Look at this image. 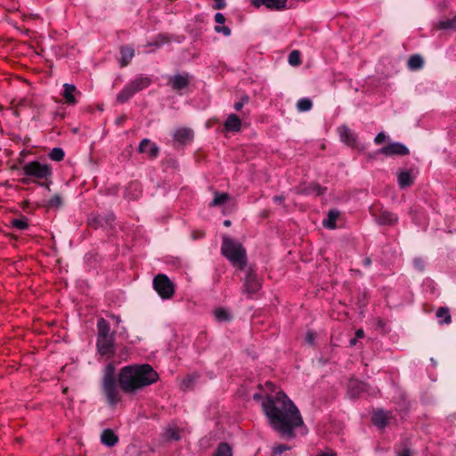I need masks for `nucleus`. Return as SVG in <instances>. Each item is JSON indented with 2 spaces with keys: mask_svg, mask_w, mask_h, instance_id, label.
I'll use <instances>...</instances> for the list:
<instances>
[{
  "mask_svg": "<svg viewBox=\"0 0 456 456\" xmlns=\"http://www.w3.org/2000/svg\"><path fill=\"white\" fill-rule=\"evenodd\" d=\"M262 406L270 425L282 436L294 437V430L304 425L299 410L282 391L266 396Z\"/></svg>",
  "mask_w": 456,
  "mask_h": 456,
  "instance_id": "f257e3e1",
  "label": "nucleus"
},
{
  "mask_svg": "<svg viewBox=\"0 0 456 456\" xmlns=\"http://www.w3.org/2000/svg\"><path fill=\"white\" fill-rule=\"evenodd\" d=\"M158 380V372L148 363L125 366L118 375V387L126 394H134Z\"/></svg>",
  "mask_w": 456,
  "mask_h": 456,
  "instance_id": "f03ea898",
  "label": "nucleus"
},
{
  "mask_svg": "<svg viewBox=\"0 0 456 456\" xmlns=\"http://www.w3.org/2000/svg\"><path fill=\"white\" fill-rule=\"evenodd\" d=\"M22 171L34 183L49 189L53 176V168L49 164L33 160L26 163L22 167Z\"/></svg>",
  "mask_w": 456,
  "mask_h": 456,
  "instance_id": "7ed1b4c3",
  "label": "nucleus"
},
{
  "mask_svg": "<svg viewBox=\"0 0 456 456\" xmlns=\"http://www.w3.org/2000/svg\"><path fill=\"white\" fill-rule=\"evenodd\" d=\"M221 252L233 266L240 270L245 268L247 264L246 250L240 243L224 236Z\"/></svg>",
  "mask_w": 456,
  "mask_h": 456,
  "instance_id": "20e7f679",
  "label": "nucleus"
},
{
  "mask_svg": "<svg viewBox=\"0 0 456 456\" xmlns=\"http://www.w3.org/2000/svg\"><path fill=\"white\" fill-rule=\"evenodd\" d=\"M152 83L151 77L140 75L131 80L117 95V102L125 103L130 100L137 92L149 87Z\"/></svg>",
  "mask_w": 456,
  "mask_h": 456,
  "instance_id": "39448f33",
  "label": "nucleus"
},
{
  "mask_svg": "<svg viewBox=\"0 0 456 456\" xmlns=\"http://www.w3.org/2000/svg\"><path fill=\"white\" fill-rule=\"evenodd\" d=\"M102 387L104 395L110 406L114 407L122 401L121 388L118 387L111 373L104 376Z\"/></svg>",
  "mask_w": 456,
  "mask_h": 456,
  "instance_id": "423d86ee",
  "label": "nucleus"
},
{
  "mask_svg": "<svg viewBox=\"0 0 456 456\" xmlns=\"http://www.w3.org/2000/svg\"><path fill=\"white\" fill-rule=\"evenodd\" d=\"M153 287L163 299H169L175 294V285L166 274L156 275L153 280Z\"/></svg>",
  "mask_w": 456,
  "mask_h": 456,
  "instance_id": "0eeeda50",
  "label": "nucleus"
},
{
  "mask_svg": "<svg viewBox=\"0 0 456 456\" xmlns=\"http://www.w3.org/2000/svg\"><path fill=\"white\" fill-rule=\"evenodd\" d=\"M370 213L375 217L376 221L381 225H394L398 222L396 214L383 209L379 205H373L370 208Z\"/></svg>",
  "mask_w": 456,
  "mask_h": 456,
  "instance_id": "6e6552de",
  "label": "nucleus"
},
{
  "mask_svg": "<svg viewBox=\"0 0 456 456\" xmlns=\"http://www.w3.org/2000/svg\"><path fill=\"white\" fill-rule=\"evenodd\" d=\"M96 346L101 355L112 357L115 353L114 337H97Z\"/></svg>",
  "mask_w": 456,
  "mask_h": 456,
  "instance_id": "1a4fd4ad",
  "label": "nucleus"
},
{
  "mask_svg": "<svg viewBox=\"0 0 456 456\" xmlns=\"http://www.w3.org/2000/svg\"><path fill=\"white\" fill-rule=\"evenodd\" d=\"M191 80V77L188 73L176 74L168 77L167 85L173 90L180 92L190 85Z\"/></svg>",
  "mask_w": 456,
  "mask_h": 456,
  "instance_id": "9d476101",
  "label": "nucleus"
},
{
  "mask_svg": "<svg viewBox=\"0 0 456 456\" xmlns=\"http://www.w3.org/2000/svg\"><path fill=\"white\" fill-rule=\"evenodd\" d=\"M62 87L63 90L61 94L63 97L64 103L70 106L76 105L78 102L77 97L81 96V92L73 84L66 83Z\"/></svg>",
  "mask_w": 456,
  "mask_h": 456,
  "instance_id": "9b49d317",
  "label": "nucleus"
},
{
  "mask_svg": "<svg viewBox=\"0 0 456 456\" xmlns=\"http://www.w3.org/2000/svg\"><path fill=\"white\" fill-rule=\"evenodd\" d=\"M379 152L385 156H406L409 155L408 148L400 142H392L381 148Z\"/></svg>",
  "mask_w": 456,
  "mask_h": 456,
  "instance_id": "f8f14e48",
  "label": "nucleus"
},
{
  "mask_svg": "<svg viewBox=\"0 0 456 456\" xmlns=\"http://www.w3.org/2000/svg\"><path fill=\"white\" fill-rule=\"evenodd\" d=\"M241 120L236 114H230L224 123L223 132L238 133L241 129Z\"/></svg>",
  "mask_w": 456,
  "mask_h": 456,
  "instance_id": "ddd939ff",
  "label": "nucleus"
},
{
  "mask_svg": "<svg viewBox=\"0 0 456 456\" xmlns=\"http://www.w3.org/2000/svg\"><path fill=\"white\" fill-rule=\"evenodd\" d=\"M138 151L140 153L147 154L151 159H155L159 154L158 146L149 139H142L141 141Z\"/></svg>",
  "mask_w": 456,
  "mask_h": 456,
  "instance_id": "4468645a",
  "label": "nucleus"
},
{
  "mask_svg": "<svg viewBox=\"0 0 456 456\" xmlns=\"http://www.w3.org/2000/svg\"><path fill=\"white\" fill-rule=\"evenodd\" d=\"M251 4L256 8L265 5L269 9L281 10L286 7L287 0H251Z\"/></svg>",
  "mask_w": 456,
  "mask_h": 456,
  "instance_id": "2eb2a0df",
  "label": "nucleus"
},
{
  "mask_svg": "<svg viewBox=\"0 0 456 456\" xmlns=\"http://www.w3.org/2000/svg\"><path fill=\"white\" fill-rule=\"evenodd\" d=\"M340 139L343 142L348 146L354 148L357 145L356 135L346 126H341L338 128Z\"/></svg>",
  "mask_w": 456,
  "mask_h": 456,
  "instance_id": "dca6fc26",
  "label": "nucleus"
},
{
  "mask_svg": "<svg viewBox=\"0 0 456 456\" xmlns=\"http://www.w3.org/2000/svg\"><path fill=\"white\" fill-rule=\"evenodd\" d=\"M193 131L186 127H181L177 129L174 134L175 140L182 144L191 142L193 139Z\"/></svg>",
  "mask_w": 456,
  "mask_h": 456,
  "instance_id": "f3484780",
  "label": "nucleus"
},
{
  "mask_svg": "<svg viewBox=\"0 0 456 456\" xmlns=\"http://www.w3.org/2000/svg\"><path fill=\"white\" fill-rule=\"evenodd\" d=\"M101 442L107 446H114L118 442V436L110 428H106L101 435Z\"/></svg>",
  "mask_w": 456,
  "mask_h": 456,
  "instance_id": "a211bd4d",
  "label": "nucleus"
},
{
  "mask_svg": "<svg viewBox=\"0 0 456 456\" xmlns=\"http://www.w3.org/2000/svg\"><path fill=\"white\" fill-rule=\"evenodd\" d=\"M120 66L126 67L132 61L134 56V50L130 45H123L120 47Z\"/></svg>",
  "mask_w": 456,
  "mask_h": 456,
  "instance_id": "6ab92c4d",
  "label": "nucleus"
},
{
  "mask_svg": "<svg viewBox=\"0 0 456 456\" xmlns=\"http://www.w3.org/2000/svg\"><path fill=\"white\" fill-rule=\"evenodd\" d=\"M244 288L245 291L248 294H255L260 289L261 284L255 276L248 274L246 278Z\"/></svg>",
  "mask_w": 456,
  "mask_h": 456,
  "instance_id": "aec40b11",
  "label": "nucleus"
},
{
  "mask_svg": "<svg viewBox=\"0 0 456 456\" xmlns=\"http://www.w3.org/2000/svg\"><path fill=\"white\" fill-rule=\"evenodd\" d=\"M389 420V414L382 410H378L373 413L372 422L379 428H384Z\"/></svg>",
  "mask_w": 456,
  "mask_h": 456,
  "instance_id": "412c9836",
  "label": "nucleus"
},
{
  "mask_svg": "<svg viewBox=\"0 0 456 456\" xmlns=\"http://www.w3.org/2000/svg\"><path fill=\"white\" fill-rule=\"evenodd\" d=\"M97 330L98 334L97 337H111L112 335L110 333V326L109 322L104 318H99L97 321Z\"/></svg>",
  "mask_w": 456,
  "mask_h": 456,
  "instance_id": "4be33fe9",
  "label": "nucleus"
},
{
  "mask_svg": "<svg viewBox=\"0 0 456 456\" xmlns=\"http://www.w3.org/2000/svg\"><path fill=\"white\" fill-rule=\"evenodd\" d=\"M365 389V384L356 380L353 379L350 380L348 385V390L351 396L355 397L358 396L362 391Z\"/></svg>",
  "mask_w": 456,
  "mask_h": 456,
  "instance_id": "5701e85b",
  "label": "nucleus"
},
{
  "mask_svg": "<svg viewBox=\"0 0 456 456\" xmlns=\"http://www.w3.org/2000/svg\"><path fill=\"white\" fill-rule=\"evenodd\" d=\"M436 315L441 324H449L452 322L450 310L447 307H439Z\"/></svg>",
  "mask_w": 456,
  "mask_h": 456,
  "instance_id": "b1692460",
  "label": "nucleus"
},
{
  "mask_svg": "<svg viewBox=\"0 0 456 456\" xmlns=\"http://www.w3.org/2000/svg\"><path fill=\"white\" fill-rule=\"evenodd\" d=\"M398 183L401 188L411 186L413 183V179L409 171L401 172L398 175Z\"/></svg>",
  "mask_w": 456,
  "mask_h": 456,
  "instance_id": "393cba45",
  "label": "nucleus"
},
{
  "mask_svg": "<svg viewBox=\"0 0 456 456\" xmlns=\"http://www.w3.org/2000/svg\"><path fill=\"white\" fill-rule=\"evenodd\" d=\"M339 216V212L337 210H330L328 213V219L323 221V225L329 229H335L337 227L336 221Z\"/></svg>",
  "mask_w": 456,
  "mask_h": 456,
  "instance_id": "a878e982",
  "label": "nucleus"
},
{
  "mask_svg": "<svg viewBox=\"0 0 456 456\" xmlns=\"http://www.w3.org/2000/svg\"><path fill=\"white\" fill-rule=\"evenodd\" d=\"M436 27L440 29H452L456 31V14L450 19L440 20Z\"/></svg>",
  "mask_w": 456,
  "mask_h": 456,
  "instance_id": "bb28decb",
  "label": "nucleus"
},
{
  "mask_svg": "<svg viewBox=\"0 0 456 456\" xmlns=\"http://www.w3.org/2000/svg\"><path fill=\"white\" fill-rule=\"evenodd\" d=\"M213 456H232V447L227 443H221Z\"/></svg>",
  "mask_w": 456,
  "mask_h": 456,
  "instance_id": "cd10ccee",
  "label": "nucleus"
},
{
  "mask_svg": "<svg viewBox=\"0 0 456 456\" xmlns=\"http://www.w3.org/2000/svg\"><path fill=\"white\" fill-rule=\"evenodd\" d=\"M62 205V199L60 195H53L49 200L46 201L45 207L49 209L59 208Z\"/></svg>",
  "mask_w": 456,
  "mask_h": 456,
  "instance_id": "c85d7f7f",
  "label": "nucleus"
},
{
  "mask_svg": "<svg viewBox=\"0 0 456 456\" xmlns=\"http://www.w3.org/2000/svg\"><path fill=\"white\" fill-rule=\"evenodd\" d=\"M229 194L226 192L223 193H215V197L213 199V201L210 203L211 207L220 206L225 203L229 200Z\"/></svg>",
  "mask_w": 456,
  "mask_h": 456,
  "instance_id": "c756f323",
  "label": "nucleus"
},
{
  "mask_svg": "<svg viewBox=\"0 0 456 456\" xmlns=\"http://www.w3.org/2000/svg\"><path fill=\"white\" fill-rule=\"evenodd\" d=\"M408 65L412 69H418L422 67L423 60L419 55H412L408 61Z\"/></svg>",
  "mask_w": 456,
  "mask_h": 456,
  "instance_id": "7c9ffc66",
  "label": "nucleus"
},
{
  "mask_svg": "<svg viewBox=\"0 0 456 456\" xmlns=\"http://www.w3.org/2000/svg\"><path fill=\"white\" fill-rule=\"evenodd\" d=\"M64 156L65 153L61 148H53L49 153L50 159L54 161H61Z\"/></svg>",
  "mask_w": 456,
  "mask_h": 456,
  "instance_id": "2f4dec72",
  "label": "nucleus"
},
{
  "mask_svg": "<svg viewBox=\"0 0 456 456\" xmlns=\"http://www.w3.org/2000/svg\"><path fill=\"white\" fill-rule=\"evenodd\" d=\"M312 106L313 103L308 98H302L297 103V107L299 111H307L312 108Z\"/></svg>",
  "mask_w": 456,
  "mask_h": 456,
  "instance_id": "473e14b6",
  "label": "nucleus"
},
{
  "mask_svg": "<svg viewBox=\"0 0 456 456\" xmlns=\"http://www.w3.org/2000/svg\"><path fill=\"white\" fill-rule=\"evenodd\" d=\"M300 52L297 50L292 51L289 55V63L292 66H298L301 63Z\"/></svg>",
  "mask_w": 456,
  "mask_h": 456,
  "instance_id": "72a5a7b5",
  "label": "nucleus"
},
{
  "mask_svg": "<svg viewBox=\"0 0 456 456\" xmlns=\"http://www.w3.org/2000/svg\"><path fill=\"white\" fill-rule=\"evenodd\" d=\"M12 225L19 230H25L28 227V224L25 218L23 219H13L12 221Z\"/></svg>",
  "mask_w": 456,
  "mask_h": 456,
  "instance_id": "f704fd0d",
  "label": "nucleus"
},
{
  "mask_svg": "<svg viewBox=\"0 0 456 456\" xmlns=\"http://www.w3.org/2000/svg\"><path fill=\"white\" fill-rule=\"evenodd\" d=\"M215 316L218 321H224L228 318L227 312L223 308H218L215 311Z\"/></svg>",
  "mask_w": 456,
  "mask_h": 456,
  "instance_id": "c9c22d12",
  "label": "nucleus"
},
{
  "mask_svg": "<svg viewBox=\"0 0 456 456\" xmlns=\"http://www.w3.org/2000/svg\"><path fill=\"white\" fill-rule=\"evenodd\" d=\"M215 30L217 33H223L224 36H230L231 35V29L226 26H216Z\"/></svg>",
  "mask_w": 456,
  "mask_h": 456,
  "instance_id": "e433bc0d",
  "label": "nucleus"
},
{
  "mask_svg": "<svg viewBox=\"0 0 456 456\" xmlns=\"http://www.w3.org/2000/svg\"><path fill=\"white\" fill-rule=\"evenodd\" d=\"M248 102V96L243 97V98L241 99V101L237 102H235V103H234V106H233V107H234V110H235L236 111H240V110H241V109L243 108L244 104H245L246 102Z\"/></svg>",
  "mask_w": 456,
  "mask_h": 456,
  "instance_id": "4c0bfd02",
  "label": "nucleus"
},
{
  "mask_svg": "<svg viewBox=\"0 0 456 456\" xmlns=\"http://www.w3.org/2000/svg\"><path fill=\"white\" fill-rule=\"evenodd\" d=\"M289 450V447L287 446V445H284V444H279L275 447H273V453L274 454H281L283 453L284 452Z\"/></svg>",
  "mask_w": 456,
  "mask_h": 456,
  "instance_id": "58836bf2",
  "label": "nucleus"
},
{
  "mask_svg": "<svg viewBox=\"0 0 456 456\" xmlns=\"http://www.w3.org/2000/svg\"><path fill=\"white\" fill-rule=\"evenodd\" d=\"M214 2H215V4H214L213 8L215 10H222L226 5L225 0H214Z\"/></svg>",
  "mask_w": 456,
  "mask_h": 456,
  "instance_id": "ea45409f",
  "label": "nucleus"
},
{
  "mask_svg": "<svg viewBox=\"0 0 456 456\" xmlns=\"http://www.w3.org/2000/svg\"><path fill=\"white\" fill-rule=\"evenodd\" d=\"M305 340L307 343H309L310 345H313L314 343V340H315V334L314 331H308L305 335Z\"/></svg>",
  "mask_w": 456,
  "mask_h": 456,
  "instance_id": "a19ab883",
  "label": "nucleus"
},
{
  "mask_svg": "<svg viewBox=\"0 0 456 456\" xmlns=\"http://www.w3.org/2000/svg\"><path fill=\"white\" fill-rule=\"evenodd\" d=\"M386 139V134L384 133H379L375 139H374V142L377 144V145H379L381 144Z\"/></svg>",
  "mask_w": 456,
  "mask_h": 456,
  "instance_id": "79ce46f5",
  "label": "nucleus"
},
{
  "mask_svg": "<svg viewBox=\"0 0 456 456\" xmlns=\"http://www.w3.org/2000/svg\"><path fill=\"white\" fill-rule=\"evenodd\" d=\"M215 21L218 24H224L225 22V17L223 13L217 12L215 15Z\"/></svg>",
  "mask_w": 456,
  "mask_h": 456,
  "instance_id": "37998d69",
  "label": "nucleus"
},
{
  "mask_svg": "<svg viewBox=\"0 0 456 456\" xmlns=\"http://www.w3.org/2000/svg\"><path fill=\"white\" fill-rule=\"evenodd\" d=\"M204 236V232L200 231H196L192 232L193 239L202 238Z\"/></svg>",
  "mask_w": 456,
  "mask_h": 456,
  "instance_id": "c03bdc74",
  "label": "nucleus"
},
{
  "mask_svg": "<svg viewBox=\"0 0 456 456\" xmlns=\"http://www.w3.org/2000/svg\"><path fill=\"white\" fill-rule=\"evenodd\" d=\"M318 456H337V454L332 451H329V452H322Z\"/></svg>",
  "mask_w": 456,
  "mask_h": 456,
  "instance_id": "a18cd8bd",
  "label": "nucleus"
},
{
  "mask_svg": "<svg viewBox=\"0 0 456 456\" xmlns=\"http://www.w3.org/2000/svg\"><path fill=\"white\" fill-rule=\"evenodd\" d=\"M314 189H315L316 193H317L318 195L322 194V193H323V191H324V189H323V188H322L320 185H314Z\"/></svg>",
  "mask_w": 456,
  "mask_h": 456,
  "instance_id": "49530a36",
  "label": "nucleus"
},
{
  "mask_svg": "<svg viewBox=\"0 0 456 456\" xmlns=\"http://www.w3.org/2000/svg\"><path fill=\"white\" fill-rule=\"evenodd\" d=\"M355 335L358 338H362L364 336V332L362 330H356Z\"/></svg>",
  "mask_w": 456,
  "mask_h": 456,
  "instance_id": "de8ad7c7",
  "label": "nucleus"
},
{
  "mask_svg": "<svg viewBox=\"0 0 456 456\" xmlns=\"http://www.w3.org/2000/svg\"><path fill=\"white\" fill-rule=\"evenodd\" d=\"M399 456H411V452H410V450L405 449V450H403V451L399 454Z\"/></svg>",
  "mask_w": 456,
  "mask_h": 456,
  "instance_id": "09e8293b",
  "label": "nucleus"
},
{
  "mask_svg": "<svg viewBox=\"0 0 456 456\" xmlns=\"http://www.w3.org/2000/svg\"><path fill=\"white\" fill-rule=\"evenodd\" d=\"M273 200H274V201L279 202V203H281L284 200L283 197H281V196H275Z\"/></svg>",
  "mask_w": 456,
  "mask_h": 456,
  "instance_id": "8fccbe9b",
  "label": "nucleus"
},
{
  "mask_svg": "<svg viewBox=\"0 0 456 456\" xmlns=\"http://www.w3.org/2000/svg\"><path fill=\"white\" fill-rule=\"evenodd\" d=\"M170 437H172L173 439L175 440H178L179 439V435L177 432H173L171 435H170Z\"/></svg>",
  "mask_w": 456,
  "mask_h": 456,
  "instance_id": "3c124183",
  "label": "nucleus"
},
{
  "mask_svg": "<svg viewBox=\"0 0 456 456\" xmlns=\"http://www.w3.org/2000/svg\"><path fill=\"white\" fill-rule=\"evenodd\" d=\"M159 38H161V41L157 42V43H156V45H161V44H164V43L167 42V38H166V37H159Z\"/></svg>",
  "mask_w": 456,
  "mask_h": 456,
  "instance_id": "603ef678",
  "label": "nucleus"
},
{
  "mask_svg": "<svg viewBox=\"0 0 456 456\" xmlns=\"http://www.w3.org/2000/svg\"><path fill=\"white\" fill-rule=\"evenodd\" d=\"M265 387L269 388L274 387V384L273 382H266Z\"/></svg>",
  "mask_w": 456,
  "mask_h": 456,
  "instance_id": "864d4df0",
  "label": "nucleus"
},
{
  "mask_svg": "<svg viewBox=\"0 0 456 456\" xmlns=\"http://www.w3.org/2000/svg\"><path fill=\"white\" fill-rule=\"evenodd\" d=\"M231 224H232V223H231V221H230V220H225V221L224 222V226H226V227L231 226Z\"/></svg>",
  "mask_w": 456,
  "mask_h": 456,
  "instance_id": "5fc2aeb1",
  "label": "nucleus"
},
{
  "mask_svg": "<svg viewBox=\"0 0 456 456\" xmlns=\"http://www.w3.org/2000/svg\"><path fill=\"white\" fill-rule=\"evenodd\" d=\"M21 182H22L23 183H28V179L23 178V179L21 180Z\"/></svg>",
  "mask_w": 456,
  "mask_h": 456,
  "instance_id": "6e6d98bb",
  "label": "nucleus"
}]
</instances>
